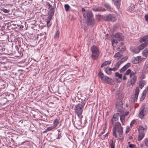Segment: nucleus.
<instances>
[{
    "instance_id": "1",
    "label": "nucleus",
    "mask_w": 148,
    "mask_h": 148,
    "mask_svg": "<svg viewBox=\"0 0 148 148\" xmlns=\"http://www.w3.org/2000/svg\"><path fill=\"white\" fill-rule=\"evenodd\" d=\"M123 130V127L119 122L115 123L114 127L112 129L113 136L119 141H121L124 138Z\"/></svg>"
},
{
    "instance_id": "2",
    "label": "nucleus",
    "mask_w": 148,
    "mask_h": 148,
    "mask_svg": "<svg viewBox=\"0 0 148 148\" xmlns=\"http://www.w3.org/2000/svg\"><path fill=\"white\" fill-rule=\"evenodd\" d=\"M83 17L86 20V23L88 26H93L95 24L94 16L91 11H87L83 14Z\"/></svg>"
},
{
    "instance_id": "3",
    "label": "nucleus",
    "mask_w": 148,
    "mask_h": 148,
    "mask_svg": "<svg viewBox=\"0 0 148 148\" xmlns=\"http://www.w3.org/2000/svg\"><path fill=\"white\" fill-rule=\"evenodd\" d=\"M82 101L81 102L79 101V103L75 105L74 107V110L75 113L77 116H83L82 115L83 110L85 105L86 101L88 100V98H85L83 101H82Z\"/></svg>"
},
{
    "instance_id": "4",
    "label": "nucleus",
    "mask_w": 148,
    "mask_h": 148,
    "mask_svg": "<svg viewBox=\"0 0 148 148\" xmlns=\"http://www.w3.org/2000/svg\"><path fill=\"white\" fill-rule=\"evenodd\" d=\"M83 118V116H78L77 118L75 117V121H73V120L72 119V121L74 126L78 129H80L82 128L84 126V124L82 123V118Z\"/></svg>"
},
{
    "instance_id": "5",
    "label": "nucleus",
    "mask_w": 148,
    "mask_h": 148,
    "mask_svg": "<svg viewBox=\"0 0 148 148\" xmlns=\"http://www.w3.org/2000/svg\"><path fill=\"white\" fill-rule=\"evenodd\" d=\"M90 51L92 53L91 56L92 58L94 60L97 59L100 54L98 48L97 46L93 45L91 47Z\"/></svg>"
},
{
    "instance_id": "6",
    "label": "nucleus",
    "mask_w": 148,
    "mask_h": 148,
    "mask_svg": "<svg viewBox=\"0 0 148 148\" xmlns=\"http://www.w3.org/2000/svg\"><path fill=\"white\" fill-rule=\"evenodd\" d=\"M113 36L119 41H123L124 39L123 35L122 33L120 32L116 33L113 35Z\"/></svg>"
},
{
    "instance_id": "7",
    "label": "nucleus",
    "mask_w": 148,
    "mask_h": 148,
    "mask_svg": "<svg viewBox=\"0 0 148 148\" xmlns=\"http://www.w3.org/2000/svg\"><path fill=\"white\" fill-rule=\"evenodd\" d=\"M106 21L114 22L116 20V18L113 14H109L106 16Z\"/></svg>"
},
{
    "instance_id": "8",
    "label": "nucleus",
    "mask_w": 148,
    "mask_h": 148,
    "mask_svg": "<svg viewBox=\"0 0 148 148\" xmlns=\"http://www.w3.org/2000/svg\"><path fill=\"white\" fill-rule=\"evenodd\" d=\"M93 11L97 12H105L106 10L105 8L101 7H97L93 6L92 8Z\"/></svg>"
},
{
    "instance_id": "9",
    "label": "nucleus",
    "mask_w": 148,
    "mask_h": 148,
    "mask_svg": "<svg viewBox=\"0 0 148 148\" xmlns=\"http://www.w3.org/2000/svg\"><path fill=\"white\" fill-rule=\"evenodd\" d=\"M139 92V88L136 87L135 90L134 96L132 98V100L134 102H136L137 101Z\"/></svg>"
},
{
    "instance_id": "10",
    "label": "nucleus",
    "mask_w": 148,
    "mask_h": 148,
    "mask_svg": "<svg viewBox=\"0 0 148 148\" xmlns=\"http://www.w3.org/2000/svg\"><path fill=\"white\" fill-rule=\"evenodd\" d=\"M102 81H103L104 83L109 84L111 83L113 80L112 79L109 78L108 77L105 76Z\"/></svg>"
},
{
    "instance_id": "11",
    "label": "nucleus",
    "mask_w": 148,
    "mask_h": 148,
    "mask_svg": "<svg viewBox=\"0 0 148 148\" xmlns=\"http://www.w3.org/2000/svg\"><path fill=\"white\" fill-rule=\"evenodd\" d=\"M145 111L144 110L140 109L138 116L141 119H143L146 114Z\"/></svg>"
},
{
    "instance_id": "12",
    "label": "nucleus",
    "mask_w": 148,
    "mask_h": 148,
    "mask_svg": "<svg viewBox=\"0 0 148 148\" xmlns=\"http://www.w3.org/2000/svg\"><path fill=\"white\" fill-rule=\"evenodd\" d=\"M55 10L53 9H52L50 11H49L48 12L49 16L47 17L48 19H47V21H50L52 19L53 16L54 14Z\"/></svg>"
},
{
    "instance_id": "13",
    "label": "nucleus",
    "mask_w": 148,
    "mask_h": 148,
    "mask_svg": "<svg viewBox=\"0 0 148 148\" xmlns=\"http://www.w3.org/2000/svg\"><path fill=\"white\" fill-rule=\"evenodd\" d=\"M148 45V40H147L146 42L143 43L138 46V48L140 50H140L143 49L145 47H147Z\"/></svg>"
},
{
    "instance_id": "14",
    "label": "nucleus",
    "mask_w": 148,
    "mask_h": 148,
    "mask_svg": "<svg viewBox=\"0 0 148 148\" xmlns=\"http://www.w3.org/2000/svg\"><path fill=\"white\" fill-rule=\"evenodd\" d=\"M47 5L49 6L48 9L50 8L49 11H50L52 9L55 10V8L56 6L54 2H51V3L49 2H47Z\"/></svg>"
},
{
    "instance_id": "15",
    "label": "nucleus",
    "mask_w": 148,
    "mask_h": 148,
    "mask_svg": "<svg viewBox=\"0 0 148 148\" xmlns=\"http://www.w3.org/2000/svg\"><path fill=\"white\" fill-rule=\"evenodd\" d=\"M116 107L118 110H121L123 107V103L121 100H120L119 101L117 102L116 105Z\"/></svg>"
},
{
    "instance_id": "16",
    "label": "nucleus",
    "mask_w": 148,
    "mask_h": 148,
    "mask_svg": "<svg viewBox=\"0 0 148 148\" xmlns=\"http://www.w3.org/2000/svg\"><path fill=\"white\" fill-rule=\"evenodd\" d=\"M131 64L130 63H127L120 70V72L121 73H123L126 69H128L130 66Z\"/></svg>"
},
{
    "instance_id": "17",
    "label": "nucleus",
    "mask_w": 148,
    "mask_h": 148,
    "mask_svg": "<svg viewBox=\"0 0 148 148\" xmlns=\"http://www.w3.org/2000/svg\"><path fill=\"white\" fill-rule=\"evenodd\" d=\"M103 5L108 10L110 11H112L113 10L110 4L108 3H105L103 4Z\"/></svg>"
},
{
    "instance_id": "18",
    "label": "nucleus",
    "mask_w": 148,
    "mask_h": 148,
    "mask_svg": "<svg viewBox=\"0 0 148 148\" xmlns=\"http://www.w3.org/2000/svg\"><path fill=\"white\" fill-rule=\"evenodd\" d=\"M130 50L134 54H137L139 53L140 50L138 47H131Z\"/></svg>"
},
{
    "instance_id": "19",
    "label": "nucleus",
    "mask_w": 148,
    "mask_h": 148,
    "mask_svg": "<svg viewBox=\"0 0 148 148\" xmlns=\"http://www.w3.org/2000/svg\"><path fill=\"white\" fill-rule=\"evenodd\" d=\"M113 3L116 7L119 9L121 5V0H112Z\"/></svg>"
},
{
    "instance_id": "20",
    "label": "nucleus",
    "mask_w": 148,
    "mask_h": 148,
    "mask_svg": "<svg viewBox=\"0 0 148 148\" xmlns=\"http://www.w3.org/2000/svg\"><path fill=\"white\" fill-rule=\"evenodd\" d=\"M128 11L130 12H133L135 10V8L133 4H131L128 8Z\"/></svg>"
},
{
    "instance_id": "21",
    "label": "nucleus",
    "mask_w": 148,
    "mask_h": 148,
    "mask_svg": "<svg viewBox=\"0 0 148 148\" xmlns=\"http://www.w3.org/2000/svg\"><path fill=\"white\" fill-rule=\"evenodd\" d=\"M137 80V77L135 75H134L130 81V84L132 85H134L135 83Z\"/></svg>"
},
{
    "instance_id": "22",
    "label": "nucleus",
    "mask_w": 148,
    "mask_h": 148,
    "mask_svg": "<svg viewBox=\"0 0 148 148\" xmlns=\"http://www.w3.org/2000/svg\"><path fill=\"white\" fill-rule=\"evenodd\" d=\"M146 81L145 80H140L139 83V86L140 89H142L145 85Z\"/></svg>"
},
{
    "instance_id": "23",
    "label": "nucleus",
    "mask_w": 148,
    "mask_h": 148,
    "mask_svg": "<svg viewBox=\"0 0 148 148\" xmlns=\"http://www.w3.org/2000/svg\"><path fill=\"white\" fill-rule=\"evenodd\" d=\"M148 40V35H146L140 38V42L142 43L143 42H145Z\"/></svg>"
},
{
    "instance_id": "24",
    "label": "nucleus",
    "mask_w": 148,
    "mask_h": 148,
    "mask_svg": "<svg viewBox=\"0 0 148 148\" xmlns=\"http://www.w3.org/2000/svg\"><path fill=\"white\" fill-rule=\"evenodd\" d=\"M116 114H114L112 119H111V121L112 123V125H113L114 124V121H116V120L118 119L117 117L116 116Z\"/></svg>"
},
{
    "instance_id": "25",
    "label": "nucleus",
    "mask_w": 148,
    "mask_h": 148,
    "mask_svg": "<svg viewBox=\"0 0 148 148\" xmlns=\"http://www.w3.org/2000/svg\"><path fill=\"white\" fill-rule=\"evenodd\" d=\"M143 56L145 57H148V50L147 48H146L143 51Z\"/></svg>"
},
{
    "instance_id": "26",
    "label": "nucleus",
    "mask_w": 148,
    "mask_h": 148,
    "mask_svg": "<svg viewBox=\"0 0 148 148\" xmlns=\"http://www.w3.org/2000/svg\"><path fill=\"white\" fill-rule=\"evenodd\" d=\"M138 58H137V57H134L132 60V62L134 64H136L138 63L139 62V61L138 60Z\"/></svg>"
},
{
    "instance_id": "27",
    "label": "nucleus",
    "mask_w": 148,
    "mask_h": 148,
    "mask_svg": "<svg viewBox=\"0 0 148 148\" xmlns=\"http://www.w3.org/2000/svg\"><path fill=\"white\" fill-rule=\"evenodd\" d=\"M111 63V62L110 61H106L103 62L101 65V67L102 68L105 66L107 65L110 64Z\"/></svg>"
},
{
    "instance_id": "28",
    "label": "nucleus",
    "mask_w": 148,
    "mask_h": 148,
    "mask_svg": "<svg viewBox=\"0 0 148 148\" xmlns=\"http://www.w3.org/2000/svg\"><path fill=\"white\" fill-rule=\"evenodd\" d=\"M98 75L99 77L101 79V80H102L105 77L103 73L100 71H99Z\"/></svg>"
},
{
    "instance_id": "29",
    "label": "nucleus",
    "mask_w": 148,
    "mask_h": 148,
    "mask_svg": "<svg viewBox=\"0 0 148 148\" xmlns=\"http://www.w3.org/2000/svg\"><path fill=\"white\" fill-rule=\"evenodd\" d=\"M112 68L107 67L105 70L106 72L108 75L110 74L111 73Z\"/></svg>"
},
{
    "instance_id": "30",
    "label": "nucleus",
    "mask_w": 148,
    "mask_h": 148,
    "mask_svg": "<svg viewBox=\"0 0 148 148\" xmlns=\"http://www.w3.org/2000/svg\"><path fill=\"white\" fill-rule=\"evenodd\" d=\"M128 58V57L127 56H125V57L122 58L121 60H119L120 62L122 64L123 62L126 61Z\"/></svg>"
},
{
    "instance_id": "31",
    "label": "nucleus",
    "mask_w": 148,
    "mask_h": 148,
    "mask_svg": "<svg viewBox=\"0 0 148 148\" xmlns=\"http://www.w3.org/2000/svg\"><path fill=\"white\" fill-rule=\"evenodd\" d=\"M59 119H56L53 122L54 126L56 127L59 123Z\"/></svg>"
},
{
    "instance_id": "32",
    "label": "nucleus",
    "mask_w": 148,
    "mask_h": 148,
    "mask_svg": "<svg viewBox=\"0 0 148 148\" xmlns=\"http://www.w3.org/2000/svg\"><path fill=\"white\" fill-rule=\"evenodd\" d=\"M60 35V33L59 30H58L55 34L54 36V38L55 39H57L59 37Z\"/></svg>"
},
{
    "instance_id": "33",
    "label": "nucleus",
    "mask_w": 148,
    "mask_h": 148,
    "mask_svg": "<svg viewBox=\"0 0 148 148\" xmlns=\"http://www.w3.org/2000/svg\"><path fill=\"white\" fill-rule=\"evenodd\" d=\"M145 134H139L138 138V141L141 140L144 137Z\"/></svg>"
},
{
    "instance_id": "34",
    "label": "nucleus",
    "mask_w": 148,
    "mask_h": 148,
    "mask_svg": "<svg viewBox=\"0 0 148 148\" xmlns=\"http://www.w3.org/2000/svg\"><path fill=\"white\" fill-rule=\"evenodd\" d=\"M125 116L124 115H123L120 116V120L121 122L123 125L125 121Z\"/></svg>"
},
{
    "instance_id": "35",
    "label": "nucleus",
    "mask_w": 148,
    "mask_h": 148,
    "mask_svg": "<svg viewBox=\"0 0 148 148\" xmlns=\"http://www.w3.org/2000/svg\"><path fill=\"white\" fill-rule=\"evenodd\" d=\"M49 116L51 117L50 118H49V117L48 116H49L47 115V117L48 116V119H47V122H49V123H52V119H53L51 117H52L53 115H50L49 114Z\"/></svg>"
},
{
    "instance_id": "36",
    "label": "nucleus",
    "mask_w": 148,
    "mask_h": 148,
    "mask_svg": "<svg viewBox=\"0 0 148 148\" xmlns=\"http://www.w3.org/2000/svg\"><path fill=\"white\" fill-rule=\"evenodd\" d=\"M110 147L111 148H114L115 145V143L114 142L112 139L110 140Z\"/></svg>"
},
{
    "instance_id": "37",
    "label": "nucleus",
    "mask_w": 148,
    "mask_h": 148,
    "mask_svg": "<svg viewBox=\"0 0 148 148\" xmlns=\"http://www.w3.org/2000/svg\"><path fill=\"white\" fill-rule=\"evenodd\" d=\"M118 57H119V58H121V56L120 54V52H118L116 53L114 56V58H117Z\"/></svg>"
},
{
    "instance_id": "38",
    "label": "nucleus",
    "mask_w": 148,
    "mask_h": 148,
    "mask_svg": "<svg viewBox=\"0 0 148 148\" xmlns=\"http://www.w3.org/2000/svg\"><path fill=\"white\" fill-rule=\"evenodd\" d=\"M115 74V76L116 77H118L120 79H121L122 78V74H119L118 72H116Z\"/></svg>"
},
{
    "instance_id": "39",
    "label": "nucleus",
    "mask_w": 148,
    "mask_h": 148,
    "mask_svg": "<svg viewBox=\"0 0 148 148\" xmlns=\"http://www.w3.org/2000/svg\"><path fill=\"white\" fill-rule=\"evenodd\" d=\"M121 63L120 62V61H118L114 65V66L116 68H117V69L119 68L121 64Z\"/></svg>"
},
{
    "instance_id": "40",
    "label": "nucleus",
    "mask_w": 148,
    "mask_h": 148,
    "mask_svg": "<svg viewBox=\"0 0 148 148\" xmlns=\"http://www.w3.org/2000/svg\"><path fill=\"white\" fill-rule=\"evenodd\" d=\"M145 74L144 73H142L141 75L140 76V78L141 80H143V79H144L145 78Z\"/></svg>"
},
{
    "instance_id": "41",
    "label": "nucleus",
    "mask_w": 148,
    "mask_h": 148,
    "mask_svg": "<svg viewBox=\"0 0 148 148\" xmlns=\"http://www.w3.org/2000/svg\"><path fill=\"white\" fill-rule=\"evenodd\" d=\"M64 8L65 10L67 11L69 10L70 7L69 5L66 4L64 5Z\"/></svg>"
},
{
    "instance_id": "42",
    "label": "nucleus",
    "mask_w": 148,
    "mask_h": 148,
    "mask_svg": "<svg viewBox=\"0 0 148 148\" xmlns=\"http://www.w3.org/2000/svg\"><path fill=\"white\" fill-rule=\"evenodd\" d=\"M100 20H102L104 21H106V16H104L102 15H100Z\"/></svg>"
},
{
    "instance_id": "43",
    "label": "nucleus",
    "mask_w": 148,
    "mask_h": 148,
    "mask_svg": "<svg viewBox=\"0 0 148 148\" xmlns=\"http://www.w3.org/2000/svg\"><path fill=\"white\" fill-rule=\"evenodd\" d=\"M55 128V127L54 126H51L50 127H48L47 128V131H49L50 130H52V129H54Z\"/></svg>"
},
{
    "instance_id": "44",
    "label": "nucleus",
    "mask_w": 148,
    "mask_h": 148,
    "mask_svg": "<svg viewBox=\"0 0 148 148\" xmlns=\"http://www.w3.org/2000/svg\"><path fill=\"white\" fill-rule=\"evenodd\" d=\"M131 73V70L130 69H128L126 71L125 73L124 74L125 75H128Z\"/></svg>"
},
{
    "instance_id": "45",
    "label": "nucleus",
    "mask_w": 148,
    "mask_h": 148,
    "mask_svg": "<svg viewBox=\"0 0 148 148\" xmlns=\"http://www.w3.org/2000/svg\"><path fill=\"white\" fill-rule=\"evenodd\" d=\"M144 128L142 126H139L138 128V131H144Z\"/></svg>"
},
{
    "instance_id": "46",
    "label": "nucleus",
    "mask_w": 148,
    "mask_h": 148,
    "mask_svg": "<svg viewBox=\"0 0 148 148\" xmlns=\"http://www.w3.org/2000/svg\"><path fill=\"white\" fill-rule=\"evenodd\" d=\"M144 142L145 145L148 147V138H147L145 139Z\"/></svg>"
},
{
    "instance_id": "47",
    "label": "nucleus",
    "mask_w": 148,
    "mask_h": 148,
    "mask_svg": "<svg viewBox=\"0 0 148 148\" xmlns=\"http://www.w3.org/2000/svg\"><path fill=\"white\" fill-rule=\"evenodd\" d=\"M145 103H143L141 105V107L140 108V109L145 110Z\"/></svg>"
},
{
    "instance_id": "48",
    "label": "nucleus",
    "mask_w": 148,
    "mask_h": 148,
    "mask_svg": "<svg viewBox=\"0 0 148 148\" xmlns=\"http://www.w3.org/2000/svg\"><path fill=\"white\" fill-rule=\"evenodd\" d=\"M130 130V127L129 126H127L126 129L125 133L127 134L129 132Z\"/></svg>"
},
{
    "instance_id": "49",
    "label": "nucleus",
    "mask_w": 148,
    "mask_h": 148,
    "mask_svg": "<svg viewBox=\"0 0 148 148\" xmlns=\"http://www.w3.org/2000/svg\"><path fill=\"white\" fill-rule=\"evenodd\" d=\"M1 11H3L5 13H8L9 12V10H8L6 9H5L4 8H2L1 9Z\"/></svg>"
},
{
    "instance_id": "50",
    "label": "nucleus",
    "mask_w": 148,
    "mask_h": 148,
    "mask_svg": "<svg viewBox=\"0 0 148 148\" xmlns=\"http://www.w3.org/2000/svg\"><path fill=\"white\" fill-rule=\"evenodd\" d=\"M147 92L145 90H144L142 93L141 95L146 97Z\"/></svg>"
},
{
    "instance_id": "51",
    "label": "nucleus",
    "mask_w": 148,
    "mask_h": 148,
    "mask_svg": "<svg viewBox=\"0 0 148 148\" xmlns=\"http://www.w3.org/2000/svg\"><path fill=\"white\" fill-rule=\"evenodd\" d=\"M52 23H50V21H47V27H50Z\"/></svg>"
},
{
    "instance_id": "52",
    "label": "nucleus",
    "mask_w": 148,
    "mask_h": 148,
    "mask_svg": "<svg viewBox=\"0 0 148 148\" xmlns=\"http://www.w3.org/2000/svg\"><path fill=\"white\" fill-rule=\"evenodd\" d=\"M111 41L112 42H113L114 43H115L116 44H117L118 43L117 41L114 38L112 39L111 40Z\"/></svg>"
},
{
    "instance_id": "53",
    "label": "nucleus",
    "mask_w": 148,
    "mask_h": 148,
    "mask_svg": "<svg viewBox=\"0 0 148 148\" xmlns=\"http://www.w3.org/2000/svg\"><path fill=\"white\" fill-rule=\"evenodd\" d=\"M108 132L106 134H105V135H104L103 136V137L101 138V139H102V140H103L105 139V138L106 136H108Z\"/></svg>"
},
{
    "instance_id": "54",
    "label": "nucleus",
    "mask_w": 148,
    "mask_h": 148,
    "mask_svg": "<svg viewBox=\"0 0 148 148\" xmlns=\"http://www.w3.org/2000/svg\"><path fill=\"white\" fill-rule=\"evenodd\" d=\"M145 19L146 21L148 22V14H146L145 15Z\"/></svg>"
},
{
    "instance_id": "55",
    "label": "nucleus",
    "mask_w": 148,
    "mask_h": 148,
    "mask_svg": "<svg viewBox=\"0 0 148 148\" xmlns=\"http://www.w3.org/2000/svg\"><path fill=\"white\" fill-rule=\"evenodd\" d=\"M135 121L134 120H133L132 121L130 124V126L131 127H132V126L134 124Z\"/></svg>"
},
{
    "instance_id": "56",
    "label": "nucleus",
    "mask_w": 148,
    "mask_h": 148,
    "mask_svg": "<svg viewBox=\"0 0 148 148\" xmlns=\"http://www.w3.org/2000/svg\"><path fill=\"white\" fill-rule=\"evenodd\" d=\"M58 137L57 138V139H60L62 137V134L61 133L58 134Z\"/></svg>"
},
{
    "instance_id": "57",
    "label": "nucleus",
    "mask_w": 148,
    "mask_h": 148,
    "mask_svg": "<svg viewBox=\"0 0 148 148\" xmlns=\"http://www.w3.org/2000/svg\"><path fill=\"white\" fill-rule=\"evenodd\" d=\"M145 97L144 96L141 95L140 98V101H143L144 99L145 98Z\"/></svg>"
},
{
    "instance_id": "58",
    "label": "nucleus",
    "mask_w": 148,
    "mask_h": 148,
    "mask_svg": "<svg viewBox=\"0 0 148 148\" xmlns=\"http://www.w3.org/2000/svg\"><path fill=\"white\" fill-rule=\"evenodd\" d=\"M105 130L106 128L105 127L104 128H103V131L99 135V136H101L103 134H104L105 132Z\"/></svg>"
},
{
    "instance_id": "59",
    "label": "nucleus",
    "mask_w": 148,
    "mask_h": 148,
    "mask_svg": "<svg viewBox=\"0 0 148 148\" xmlns=\"http://www.w3.org/2000/svg\"><path fill=\"white\" fill-rule=\"evenodd\" d=\"M100 15H96V19L98 20H100Z\"/></svg>"
},
{
    "instance_id": "60",
    "label": "nucleus",
    "mask_w": 148,
    "mask_h": 148,
    "mask_svg": "<svg viewBox=\"0 0 148 148\" xmlns=\"http://www.w3.org/2000/svg\"><path fill=\"white\" fill-rule=\"evenodd\" d=\"M126 50V48L125 47H123L122 48V50H121V51H120L121 52H124V51H125Z\"/></svg>"
},
{
    "instance_id": "61",
    "label": "nucleus",
    "mask_w": 148,
    "mask_h": 148,
    "mask_svg": "<svg viewBox=\"0 0 148 148\" xmlns=\"http://www.w3.org/2000/svg\"><path fill=\"white\" fill-rule=\"evenodd\" d=\"M129 147L130 148H134L135 147H136L133 144H130L129 145Z\"/></svg>"
},
{
    "instance_id": "62",
    "label": "nucleus",
    "mask_w": 148,
    "mask_h": 148,
    "mask_svg": "<svg viewBox=\"0 0 148 148\" xmlns=\"http://www.w3.org/2000/svg\"><path fill=\"white\" fill-rule=\"evenodd\" d=\"M146 69H143V71L142 72V73H144V74H145L146 73V72H147V70L146 69Z\"/></svg>"
},
{
    "instance_id": "63",
    "label": "nucleus",
    "mask_w": 148,
    "mask_h": 148,
    "mask_svg": "<svg viewBox=\"0 0 148 148\" xmlns=\"http://www.w3.org/2000/svg\"><path fill=\"white\" fill-rule=\"evenodd\" d=\"M118 69H117V68H116L115 67H113L112 69V71H115L116 70H117Z\"/></svg>"
},
{
    "instance_id": "64",
    "label": "nucleus",
    "mask_w": 148,
    "mask_h": 148,
    "mask_svg": "<svg viewBox=\"0 0 148 148\" xmlns=\"http://www.w3.org/2000/svg\"><path fill=\"white\" fill-rule=\"evenodd\" d=\"M124 45V43L123 42H121L119 44V47H121L123 46Z\"/></svg>"
}]
</instances>
